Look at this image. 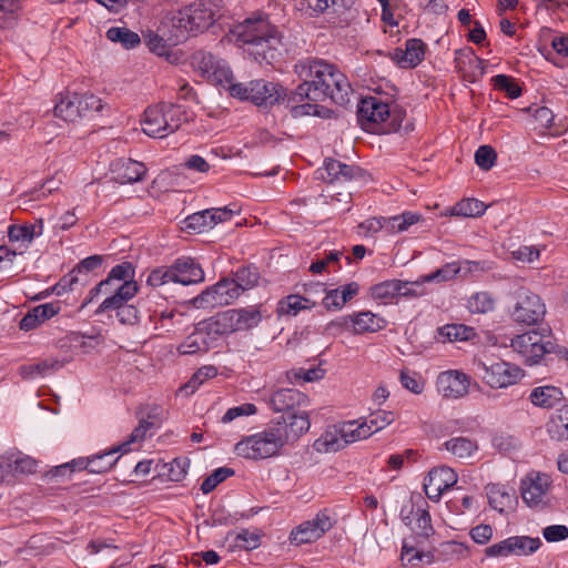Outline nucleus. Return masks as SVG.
<instances>
[{"label": "nucleus", "instance_id": "1", "mask_svg": "<svg viewBox=\"0 0 568 568\" xmlns=\"http://www.w3.org/2000/svg\"><path fill=\"white\" fill-rule=\"evenodd\" d=\"M302 83L291 92L290 101H324L331 99L338 105L349 102L352 87L336 65L321 59L305 58L294 65Z\"/></svg>", "mask_w": 568, "mask_h": 568}, {"label": "nucleus", "instance_id": "2", "mask_svg": "<svg viewBox=\"0 0 568 568\" xmlns=\"http://www.w3.org/2000/svg\"><path fill=\"white\" fill-rule=\"evenodd\" d=\"M310 427L307 415H293L291 422L275 417L264 430L240 440L234 450L237 456L246 459H265L277 455L285 445L296 442Z\"/></svg>", "mask_w": 568, "mask_h": 568}, {"label": "nucleus", "instance_id": "3", "mask_svg": "<svg viewBox=\"0 0 568 568\" xmlns=\"http://www.w3.org/2000/svg\"><path fill=\"white\" fill-rule=\"evenodd\" d=\"M233 34L258 63L272 64L282 55V36L264 18H247L234 28Z\"/></svg>", "mask_w": 568, "mask_h": 568}, {"label": "nucleus", "instance_id": "4", "mask_svg": "<svg viewBox=\"0 0 568 568\" xmlns=\"http://www.w3.org/2000/svg\"><path fill=\"white\" fill-rule=\"evenodd\" d=\"M415 506L416 509L410 511L413 519H409L408 516L404 517V521L410 527L413 535L403 540L400 550L403 566L417 567L422 564H432L434 560L432 552L423 550L425 542L435 534L427 501L418 496Z\"/></svg>", "mask_w": 568, "mask_h": 568}, {"label": "nucleus", "instance_id": "5", "mask_svg": "<svg viewBox=\"0 0 568 568\" xmlns=\"http://www.w3.org/2000/svg\"><path fill=\"white\" fill-rule=\"evenodd\" d=\"M222 16V0H196L174 13L172 26L182 36H196L212 27Z\"/></svg>", "mask_w": 568, "mask_h": 568}, {"label": "nucleus", "instance_id": "6", "mask_svg": "<svg viewBox=\"0 0 568 568\" xmlns=\"http://www.w3.org/2000/svg\"><path fill=\"white\" fill-rule=\"evenodd\" d=\"M510 346L524 359L526 365L532 366L544 362L546 365L552 361L557 344L550 328L532 329L510 339Z\"/></svg>", "mask_w": 568, "mask_h": 568}, {"label": "nucleus", "instance_id": "7", "mask_svg": "<svg viewBox=\"0 0 568 568\" xmlns=\"http://www.w3.org/2000/svg\"><path fill=\"white\" fill-rule=\"evenodd\" d=\"M185 121L187 115L182 105L162 102L145 109L141 125L146 135L162 139L178 131Z\"/></svg>", "mask_w": 568, "mask_h": 568}, {"label": "nucleus", "instance_id": "8", "mask_svg": "<svg viewBox=\"0 0 568 568\" xmlns=\"http://www.w3.org/2000/svg\"><path fill=\"white\" fill-rule=\"evenodd\" d=\"M357 121L363 130L374 133L397 131L400 122L389 105L377 97H365L357 106Z\"/></svg>", "mask_w": 568, "mask_h": 568}, {"label": "nucleus", "instance_id": "9", "mask_svg": "<svg viewBox=\"0 0 568 568\" xmlns=\"http://www.w3.org/2000/svg\"><path fill=\"white\" fill-rule=\"evenodd\" d=\"M204 281V271L201 265L191 257H180L170 266L153 268L146 278V284L153 288L169 283L191 285Z\"/></svg>", "mask_w": 568, "mask_h": 568}, {"label": "nucleus", "instance_id": "10", "mask_svg": "<svg viewBox=\"0 0 568 568\" xmlns=\"http://www.w3.org/2000/svg\"><path fill=\"white\" fill-rule=\"evenodd\" d=\"M513 295L515 304L510 316L516 323L535 325L544 320L546 305L538 294L527 287H520Z\"/></svg>", "mask_w": 568, "mask_h": 568}, {"label": "nucleus", "instance_id": "11", "mask_svg": "<svg viewBox=\"0 0 568 568\" xmlns=\"http://www.w3.org/2000/svg\"><path fill=\"white\" fill-rule=\"evenodd\" d=\"M477 371L483 381L491 388H505L516 384L523 377V371L504 361L478 362Z\"/></svg>", "mask_w": 568, "mask_h": 568}, {"label": "nucleus", "instance_id": "12", "mask_svg": "<svg viewBox=\"0 0 568 568\" xmlns=\"http://www.w3.org/2000/svg\"><path fill=\"white\" fill-rule=\"evenodd\" d=\"M308 397L296 388H280L274 390L266 399L267 405L274 413H282L287 422H291L293 415H307L301 407L308 405Z\"/></svg>", "mask_w": 568, "mask_h": 568}, {"label": "nucleus", "instance_id": "13", "mask_svg": "<svg viewBox=\"0 0 568 568\" xmlns=\"http://www.w3.org/2000/svg\"><path fill=\"white\" fill-rule=\"evenodd\" d=\"M311 11L312 17L324 14L327 22L335 27L349 23V12L354 0H300Z\"/></svg>", "mask_w": 568, "mask_h": 568}, {"label": "nucleus", "instance_id": "14", "mask_svg": "<svg viewBox=\"0 0 568 568\" xmlns=\"http://www.w3.org/2000/svg\"><path fill=\"white\" fill-rule=\"evenodd\" d=\"M336 523L331 510L327 508L320 510L316 516L304 521L291 531L290 539L294 545H303L320 539Z\"/></svg>", "mask_w": 568, "mask_h": 568}, {"label": "nucleus", "instance_id": "15", "mask_svg": "<svg viewBox=\"0 0 568 568\" xmlns=\"http://www.w3.org/2000/svg\"><path fill=\"white\" fill-rule=\"evenodd\" d=\"M39 462L17 448H10L0 456V481H9L17 475L37 473Z\"/></svg>", "mask_w": 568, "mask_h": 568}, {"label": "nucleus", "instance_id": "16", "mask_svg": "<svg viewBox=\"0 0 568 568\" xmlns=\"http://www.w3.org/2000/svg\"><path fill=\"white\" fill-rule=\"evenodd\" d=\"M385 326L386 321L384 318L369 311H364L332 321L326 325L325 329L332 332L335 328H345L352 331L354 334H364L367 332H378Z\"/></svg>", "mask_w": 568, "mask_h": 568}, {"label": "nucleus", "instance_id": "17", "mask_svg": "<svg viewBox=\"0 0 568 568\" xmlns=\"http://www.w3.org/2000/svg\"><path fill=\"white\" fill-rule=\"evenodd\" d=\"M161 298L158 292H151L145 298L139 300V306L148 314L151 323L154 324L155 328H162L165 332H170L175 324V318L179 321L182 317L181 313H178L175 308L165 307L158 300Z\"/></svg>", "mask_w": 568, "mask_h": 568}, {"label": "nucleus", "instance_id": "18", "mask_svg": "<svg viewBox=\"0 0 568 568\" xmlns=\"http://www.w3.org/2000/svg\"><path fill=\"white\" fill-rule=\"evenodd\" d=\"M541 540L528 536H513L508 537L497 544L485 548L484 554L486 557H508L509 555H529L539 549Z\"/></svg>", "mask_w": 568, "mask_h": 568}, {"label": "nucleus", "instance_id": "19", "mask_svg": "<svg viewBox=\"0 0 568 568\" xmlns=\"http://www.w3.org/2000/svg\"><path fill=\"white\" fill-rule=\"evenodd\" d=\"M233 286L235 285L230 278H222L194 297L193 305L197 308L230 305L237 298V291Z\"/></svg>", "mask_w": 568, "mask_h": 568}, {"label": "nucleus", "instance_id": "20", "mask_svg": "<svg viewBox=\"0 0 568 568\" xmlns=\"http://www.w3.org/2000/svg\"><path fill=\"white\" fill-rule=\"evenodd\" d=\"M192 61L202 77L216 84L230 82L233 77L226 62L211 52L196 51L192 57Z\"/></svg>", "mask_w": 568, "mask_h": 568}, {"label": "nucleus", "instance_id": "21", "mask_svg": "<svg viewBox=\"0 0 568 568\" xmlns=\"http://www.w3.org/2000/svg\"><path fill=\"white\" fill-rule=\"evenodd\" d=\"M457 483V474L448 466L435 467L428 471L423 488L428 499L438 501L445 490Z\"/></svg>", "mask_w": 568, "mask_h": 568}, {"label": "nucleus", "instance_id": "22", "mask_svg": "<svg viewBox=\"0 0 568 568\" xmlns=\"http://www.w3.org/2000/svg\"><path fill=\"white\" fill-rule=\"evenodd\" d=\"M320 178L331 184L346 183L363 175V170L356 165L342 163L338 160L325 159L323 166L317 170Z\"/></svg>", "mask_w": 568, "mask_h": 568}, {"label": "nucleus", "instance_id": "23", "mask_svg": "<svg viewBox=\"0 0 568 568\" xmlns=\"http://www.w3.org/2000/svg\"><path fill=\"white\" fill-rule=\"evenodd\" d=\"M251 92V102L258 106H272L284 101L286 90L278 83L261 80H253Z\"/></svg>", "mask_w": 568, "mask_h": 568}, {"label": "nucleus", "instance_id": "24", "mask_svg": "<svg viewBox=\"0 0 568 568\" xmlns=\"http://www.w3.org/2000/svg\"><path fill=\"white\" fill-rule=\"evenodd\" d=\"M438 392L447 398H459L468 393V377L456 371L443 372L436 381Z\"/></svg>", "mask_w": 568, "mask_h": 568}, {"label": "nucleus", "instance_id": "25", "mask_svg": "<svg viewBox=\"0 0 568 568\" xmlns=\"http://www.w3.org/2000/svg\"><path fill=\"white\" fill-rule=\"evenodd\" d=\"M550 481L547 475L529 474L520 485L523 500L530 507L537 506L542 501L549 488Z\"/></svg>", "mask_w": 568, "mask_h": 568}, {"label": "nucleus", "instance_id": "26", "mask_svg": "<svg viewBox=\"0 0 568 568\" xmlns=\"http://www.w3.org/2000/svg\"><path fill=\"white\" fill-rule=\"evenodd\" d=\"M426 44L422 39L412 38L405 42V49L396 48L392 59L404 69L417 67L425 57Z\"/></svg>", "mask_w": 568, "mask_h": 568}, {"label": "nucleus", "instance_id": "27", "mask_svg": "<svg viewBox=\"0 0 568 568\" xmlns=\"http://www.w3.org/2000/svg\"><path fill=\"white\" fill-rule=\"evenodd\" d=\"M138 292L139 286L136 282H126L125 284L118 285L116 292L103 300L97 308L95 314H103L109 311H116V313H119V310L124 307Z\"/></svg>", "mask_w": 568, "mask_h": 568}, {"label": "nucleus", "instance_id": "28", "mask_svg": "<svg viewBox=\"0 0 568 568\" xmlns=\"http://www.w3.org/2000/svg\"><path fill=\"white\" fill-rule=\"evenodd\" d=\"M485 489L489 506L499 513L513 508L517 501L516 491L511 487L501 484H488Z\"/></svg>", "mask_w": 568, "mask_h": 568}, {"label": "nucleus", "instance_id": "29", "mask_svg": "<svg viewBox=\"0 0 568 568\" xmlns=\"http://www.w3.org/2000/svg\"><path fill=\"white\" fill-rule=\"evenodd\" d=\"M116 453H128V444H119L110 449L99 452L89 457L90 474H104L112 469L120 457H114Z\"/></svg>", "mask_w": 568, "mask_h": 568}, {"label": "nucleus", "instance_id": "30", "mask_svg": "<svg viewBox=\"0 0 568 568\" xmlns=\"http://www.w3.org/2000/svg\"><path fill=\"white\" fill-rule=\"evenodd\" d=\"M565 399L562 390L554 385H544L532 388L529 394L530 403L539 408L551 409Z\"/></svg>", "mask_w": 568, "mask_h": 568}, {"label": "nucleus", "instance_id": "31", "mask_svg": "<svg viewBox=\"0 0 568 568\" xmlns=\"http://www.w3.org/2000/svg\"><path fill=\"white\" fill-rule=\"evenodd\" d=\"M113 172L116 174L115 180L118 182L122 184L135 183L143 179L146 168L142 162L121 159L113 164Z\"/></svg>", "mask_w": 568, "mask_h": 568}, {"label": "nucleus", "instance_id": "32", "mask_svg": "<svg viewBox=\"0 0 568 568\" xmlns=\"http://www.w3.org/2000/svg\"><path fill=\"white\" fill-rule=\"evenodd\" d=\"M394 419L395 416L393 412L383 409L372 412L368 417H366L365 422L357 426V437H369L378 430H382L386 426L390 425Z\"/></svg>", "mask_w": 568, "mask_h": 568}, {"label": "nucleus", "instance_id": "33", "mask_svg": "<svg viewBox=\"0 0 568 568\" xmlns=\"http://www.w3.org/2000/svg\"><path fill=\"white\" fill-rule=\"evenodd\" d=\"M79 105L81 101H78V93H60L54 106V115L65 122H75L80 119Z\"/></svg>", "mask_w": 568, "mask_h": 568}, {"label": "nucleus", "instance_id": "34", "mask_svg": "<svg viewBox=\"0 0 568 568\" xmlns=\"http://www.w3.org/2000/svg\"><path fill=\"white\" fill-rule=\"evenodd\" d=\"M234 322V331H247L258 325L262 321L261 311L256 306L229 310Z\"/></svg>", "mask_w": 568, "mask_h": 568}, {"label": "nucleus", "instance_id": "35", "mask_svg": "<svg viewBox=\"0 0 568 568\" xmlns=\"http://www.w3.org/2000/svg\"><path fill=\"white\" fill-rule=\"evenodd\" d=\"M43 233V220L39 219L37 224H12L8 229L10 242H21L30 244L34 237Z\"/></svg>", "mask_w": 568, "mask_h": 568}, {"label": "nucleus", "instance_id": "36", "mask_svg": "<svg viewBox=\"0 0 568 568\" xmlns=\"http://www.w3.org/2000/svg\"><path fill=\"white\" fill-rule=\"evenodd\" d=\"M476 335L475 329L464 324H447L437 329L436 339L442 343L469 341Z\"/></svg>", "mask_w": 568, "mask_h": 568}, {"label": "nucleus", "instance_id": "37", "mask_svg": "<svg viewBox=\"0 0 568 568\" xmlns=\"http://www.w3.org/2000/svg\"><path fill=\"white\" fill-rule=\"evenodd\" d=\"M260 280V273L256 266L247 265L240 267L235 273L234 277L230 280L235 286L233 288L237 291V297L247 290L253 288Z\"/></svg>", "mask_w": 568, "mask_h": 568}, {"label": "nucleus", "instance_id": "38", "mask_svg": "<svg viewBox=\"0 0 568 568\" xmlns=\"http://www.w3.org/2000/svg\"><path fill=\"white\" fill-rule=\"evenodd\" d=\"M547 433L551 439L561 442L568 439V405L558 409L546 425Z\"/></svg>", "mask_w": 568, "mask_h": 568}, {"label": "nucleus", "instance_id": "39", "mask_svg": "<svg viewBox=\"0 0 568 568\" xmlns=\"http://www.w3.org/2000/svg\"><path fill=\"white\" fill-rule=\"evenodd\" d=\"M315 302H311L308 297L300 294H291L282 298L277 304V314L295 316L302 310H310L315 306Z\"/></svg>", "mask_w": 568, "mask_h": 568}, {"label": "nucleus", "instance_id": "40", "mask_svg": "<svg viewBox=\"0 0 568 568\" xmlns=\"http://www.w3.org/2000/svg\"><path fill=\"white\" fill-rule=\"evenodd\" d=\"M444 447L455 457L465 459L471 457L478 450L476 440L468 437H453L444 443Z\"/></svg>", "mask_w": 568, "mask_h": 568}, {"label": "nucleus", "instance_id": "41", "mask_svg": "<svg viewBox=\"0 0 568 568\" xmlns=\"http://www.w3.org/2000/svg\"><path fill=\"white\" fill-rule=\"evenodd\" d=\"M64 365V362L54 359V358H45L39 363L31 365H23L20 367L19 373L23 379H31L37 376H44L49 371H59Z\"/></svg>", "mask_w": 568, "mask_h": 568}, {"label": "nucleus", "instance_id": "42", "mask_svg": "<svg viewBox=\"0 0 568 568\" xmlns=\"http://www.w3.org/2000/svg\"><path fill=\"white\" fill-rule=\"evenodd\" d=\"M419 220L420 215L410 211H406L399 215L383 216L384 230L389 234L404 232Z\"/></svg>", "mask_w": 568, "mask_h": 568}, {"label": "nucleus", "instance_id": "43", "mask_svg": "<svg viewBox=\"0 0 568 568\" xmlns=\"http://www.w3.org/2000/svg\"><path fill=\"white\" fill-rule=\"evenodd\" d=\"M106 38L114 43H120L128 50L134 49L141 43L140 36L126 27H111L106 31Z\"/></svg>", "mask_w": 568, "mask_h": 568}, {"label": "nucleus", "instance_id": "44", "mask_svg": "<svg viewBox=\"0 0 568 568\" xmlns=\"http://www.w3.org/2000/svg\"><path fill=\"white\" fill-rule=\"evenodd\" d=\"M178 352L181 355L204 354L209 352L207 343L203 339L196 326L194 327V331L179 345Z\"/></svg>", "mask_w": 568, "mask_h": 568}, {"label": "nucleus", "instance_id": "45", "mask_svg": "<svg viewBox=\"0 0 568 568\" xmlns=\"http://www.w3.org/2000/svg\"><path fill=\"white\" fill-rule=\"evenodd\" d=\"M486 209L485 203L477 199H464L453 207L452 214L464 217H478L485 213Z\"/></svg>", "mask_w": 568, "mask_h": 568}, {"label": "nucleus", "instance_id": "46", "mask_svg": "<svg viewBox=\"0 0 568 568\" xmlns=\"http://www.w3.org/2000/svg\"><path fill=\"white\" fill-rule=\"evenodd\" d=\"M467 308L473 314H486L494 311L495 298L488 292H477L468 298Z\"/></svg>", "mask_w": 568, "mask_h": 568}, {"label": "nucleus", "instance_id": "47", "mask_svg": "<svg viewBox=\"0 0 568 568\" xmlns=\"http://www.w3.org/2000/svg\"><path fill=\"white\" fill-rule=\"evenodd\" d=\"M210 209L193 213L185 219V229L199 233L205 232L215 226L214 220L210 219Z\"/></svg>", "mask_w": 568, "mask_h": 568}, {"label": "nucleus", "instance_id": "48", "mask_svg": "<svg viewBox=\"0 0 568 568\" xmlns=\"http://www.w3.org/2000/svg\"><path fill=\"white\" fill-rule=\"evenodd\" d=\"M400 287H404L400 280H388L371 287V295L374 300H386L398 296Z\"/></svg>", "mask_w": 568, "mask_h": 568}, {"label": "nucleus", "instance_id": "49", "mask_svg": "<svg viewBox=\"0 0 568 568\" xmlns=\"http://www.w3.org/2000/svg\"><path fill=\"white\" fill-rule=\"evenodd\" d=\"M325 371L321 367H312V368H292L286 373L287 379L297 384L300 382L311 383L320 381L324 377Z\"/></svg>", "mask_w": 568, "mask_h": 568}, {"label": "nucleus", "instance_id": "50", "mask_svg": "<svg viewBox=\"0 0 568 568\" xmlns=\"http://www.w3.org/2000/svg\"><path fill=\"white\" fill-rule=\"evenodd\" d=\"M347 440L344 437H338L336 433L325 432L318 439H316L314 446L318 452H338L345 448Z\"/></svg>", "mask_w": 568, "mask_h": 568}, {"label": "nucleus", "instance_id": "51", "mask_svg": "<svg viewBox=\"0 0 568 568\" xmlns=\"http://www.w3.org/2000/svg\"><path fill=\"white\" fill-rule=\"evenodd\" d=\"M495 89L503 91L509 99H517L521 95V88L518 82L506 74H497L491 79Z\"/></svg>", "mask_w": 568, "mask_h": 568}, {"label": "nucleus", "instance_id": "52", "mask_svg": "<svg viewBox=\"0 0 568 568\" xmlns=\"http://www.w3.org/2000/svg\"><path fill=\"white\" fill-rule=\"evenodd\" d=\"M210 325L219 333V335L225 336L234 333V322L230 316L229 310L219 312L214 316L206 318Z\"/></svg>", "mask_w": 568, "mask_h": 568}, {"label": "nucleus", "instance_id": "53", "mask_svg": "<svg viewBox=\"0 0 568 568\" xmlns=\"http://www.w3.org/2000/svg\"><path fill=\"white\" fill-rule=\"evenodd\" d=\"M20 10L18 0H0V28L7 29L13 27L16 13Z\"/></svg>", "mask_w": 568, "mask_h": 568}, {"label": "nucleus", "instance_id": "54", "mask_svg": "<svg viewBox=\"0 0 568 568\" xmlns=\"http://www.w3.org/2000/svg\"><path fill=\"white\" fill-rule=\"evenodd\" d=\"M262 536L257 530L250 531L243 528L235 535V547L243 550H254L260 547Z\"/></svg>", "mask_w": 568, "mask_h": 568}, {"label": "nucleus", "instance_id": "55", "mask_svg": "<svg viewBox=\"0 0 568 568\" xmlns=\"http://www.w3.org/2000/svg\"><path fill=\"white\" fill-rule=\"evenodd\" d=\"M233 475L234 469L229 467H220L202 481L201 490L203 494H209L213 491L219 484Z\"/></svg>", "mask_w": 568, "mask_h": 568}, {"label": "nucleus", "instance_id": "56", "mask_svg": "<svg viewBox=\"0 0 568 568\" xmlns=\"http://www.w3.org/2000/svg\"><path fill=\"white\" fill-rule=\"evenodd\" d=\"M460 271V267L456 262L447 263L443 267L436 270L435 272L423 275L422 282H446L449 280H453L458 272Z\"/></svg>", "mask_w": 568, "mask_h": 568}, {"label": "nucleus", "instance_id": "57", "mask_svg": "<svg viewBox=\"0 0 568 568\" xmlns=\"http://www.w3.org/2000/svg\"><path fill=\"white\" fill-rule=\"evenodd\" d=\"M118 285V283L109 280L106 276V278L102 280L99 284L89 291V294L84 298L81 308H84L89 303H92L101 294L106 296L114 294V292H116Z\"/></svg>", "mask_w": 568, "mask_h": 568}, {"label": "nucleus", "instance_id": "58", "mask_svg": "<svg viewBox=\"0 0 568 568\" xmlns=\"http://www.w3.org/2000/svg\"><path fill=\"white\" fill-rule=\"evenodd\" d=\"M108 277L118 284L134 282V266L131 262H122L110 270Z\"/></svg>", "mask_w": 568, "mask_h": 568}, {"label": "nucleus", "instance_id": "59", "mask_svg": "<svg viewBox=\"0 0 568 568\" xmlns=\"http://www.w3.org/2000/svg\"><path fill=\"white\" fill-rule=\"evenodd\" d=\"M78 101H81V105H79L80 119L100 112L103 106L101 99L94 94L78 93Z\"/></svg>", "mask_w": 568, "mask_h": 568}, {"label": "nucleus", "instance_id": "60", "mask_svg": "<svg viewBox=\"0 0 568 568\" xmlns=\"http://www.w3.org/2000/svg\"><path fill=\"white\" fill-rule=\"evenodd\" d=\"M497 160V153L491 145H480L475 152L476 164L485 171L490 170Z\"/></svg>", "mask_w": 568, "mask_h": 568}, {"label": "nucleus", "instance_id": "61", "mask_svg": "<svg viewBox=\"0 0 568 568\" xmlns=\"http://www.w3.org/2000/svg\"><path fill=\"white\" fill-rule=\"evenodd\" d=\"M143 40L149 50L154 54L159 57L169 54L170 47L168 45L166 41L155 32L149 30L148 32L143 33Z\"/></svg>", "mask_w": 568, "mask_h": 568}, {"label": "nucleus", "instance_id": "62", "mask_svg": "<svg viewBox=\"0 0 568 568\" xmlns=\"http://www.w3.org/2000/svg\"><path fill=\"white\" fill-rule=\"evenodd\" d=\"M217 375V368L213 365H205L200 367L191 377L184 388H191L193 393L205 381L213 378Z\"/></svg>", "mask_w": 568, "mask_h": 568}, {"label": "nucleus", "instance_id": "63", "mask_svg": "<svg viewBox=\"0 0 568 568\" xmlns=\"http://www.w3.org/2000/svg\"><path fill=\"white\" fill-rule=\"evenodd\" d=\"M166 466L170 480L179 483L185 478L187 468L190 467V460L187 458H174Z\"/></svg>", "mask_w": 568, "mask_h": 568}, {"label": "nucleus", "instance_id": "64", "mask_svg": "<svg viewBox=\"0 0 568 568\" xmlns=\"http://www.w3.org/2000/svg\"><path fill=\"white\" fill-rule=\"evenodd\" d=\"M538 9L557 14L559 19L568 18V0H535Z\"/></svg>", "mask_w": 568, "mask_h": 568}]
</instances>
